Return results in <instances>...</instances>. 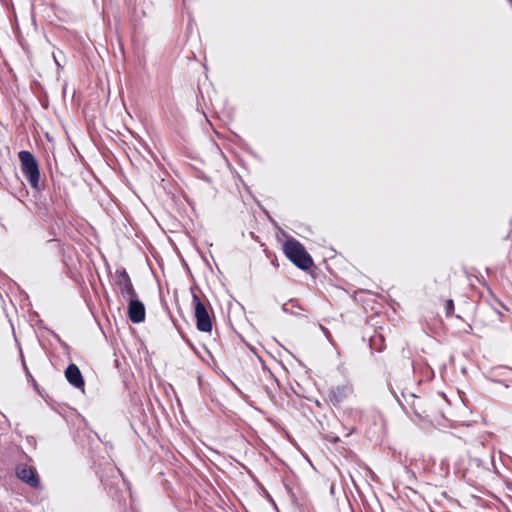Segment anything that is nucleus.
Returning a JSON list of instances; mask_svg holds the SVG:
<instances>
[{"label": "nucleus", "instance_id": "f257e3e1", "mask_svg": "<svg viewBox=\"0 0 512 512\" xmlns=\"http://www.w3.org/2000/svg\"><path fill=\"white\" fill-rule=\"evenodd\" d=\"M283 250L286 257L299 269L306 271L313 265L312 257L298 240L294 238L286 240Z\"/></svg>", "mask_w": 512, "mask_h": 512}, {"label": "nucleus", "instance_id": "f03ea898", "mask_svg": "<svg viewBox=\"0 0 512 512\" xmlns=\"http://www.w3.org/2000/svg\"><path fill=\"white\" fill-rule=\"evenodd\" d=\"M19 160L21 162V171L32 188L38 189L40 180V171L36 158L27 150L19 152Z\"/></svg>", "mask_w": 512, "mask_h": 512}, {"label": "nucleus", "instance_id": "7ed1b4c3", "mask_svg": "<svg viewBox=\"0 0 512 512\" xmlns=\"http://www.w3.org/2000/svg\"><path fill=\"white\" fill-rule=\"evenodd\" d=\"M192 303L194 306V315L196 318V327L201 332H211L212 320L208 313L205 304L201 301L199 296L195 293L192 294Z\"/></svg>", "mask_w": 512, "mask_h": 512}, {"label": "nucleus", "instance_id": "20e7f679", "mask_svg": "<svg viewBox=\"0 0 512 512\" xmlns=\"http://www.w3.org/2000/svg\"><path fill=\"white\" fill-rule=\"evenodd\" d=\"M115 275V285L118 287L120 294L123 296V298L128 300L130 298L136 297V291L133 287L132 281L126 269L123 267L116 269Z\"/></svg>", "mask_w": 512, "mask_h": 512}, {"label": "nucleus", "instance_id": "39448f33", "mask_svg": "<svg viewBox=\"0 0 512 512\" xmlns=\"http://www.w3.org/2000/svg\"><path fill=\"white\" fill-rule=\"evenodd\" d=\"M354 393L353 385L349 382L344 384L332 386L328 392L329 402L333 406L340 405L343 401L348 399Z\"/></svg>", "mask_w": 512, "mask_h": 512}, {"label": "nucleus", "instance_id": "423d86ee", "mask_svg": "<svg viewBox=\"0 0 512 512\" xmlns=\"http://www.w3.org/2000/svg\"><path fill=\"white\" fill-rule=\"evenodd\" d=\"M16 476L26 484H28L32 488L40 487V479L39 476L32 466H28L27 464H19L15 469Z\"/></svg>", "mask_w": 512, "mask_h": 512}, {"label": "nucleus", "instance_id": "0eeeda50", "mask_svg": "<svg viewBox=\"0 0 512 512\" xmlns=\"http://www.w3.org/2000/svg\"><path fill=\"white\" fill-rule=\"evenodd\" d=\"M128 316L135 323H141L145 320V306L136 297L128 299Z\"/></svg>", "mask_w": 512, "mask_h": 512}, {"label": "nucleus", "instance_id": "6e6552de", "mask_svg": "<svg viewBox=\"0 0 512 512\" xmlns=\"http://www.w3.org/2000/svg\"><path fill=\"white\" fill-rule=\"evenodd\" d=\"M486 468L482 465V462L478 458H472L469 460L468 467L464 471V478L471 483L476 482L484 473Z\"/></svg>", "mask_w": 512, "mask_h": 512}, {"label": "nucleus", "instance_id": "1a4fd4ad", "mask_svg": "<svg viewBox=\"0 0 512 512\" xmlns=\"http://www.w3.org/2000/svg\"><path fill=\"white\" fill-rule=\"evenodd\" d=\"M65 377L67 381L75 388L83 389L85 386L83 375L79 367L71 363L65 370Z\"/></svg>", "mask_w": 512, "mask_h": 512}, {"label": "nucleus", "instance_id": "9d476101", "mask_svg": "<svg viewBox=\"0 0 512 512\" xmlns=\"http://www.w3.org/2000/svg\"><path fill=\"white\" fill-rule=\"evenodd\" d=\"M289 306L300 308V306L298 305L297 300L291 299L287 303H284L282 305V311L285 312V313L293 314L294 315L295 312L291 308H289Z\"/></svg>", "mask_w": 512, "mask_h": 512}, {"label": "nucleus", "instance_id": "9b49d317", "mask_svg": "<svg viewBox=\"0 0 512 512\" xmlns=\"http://www.w3.org/2000/svg\"><path fill=\"white\" fill-rule=\"evenodd\" d=\"M119 479L117 478L116 481H109L108 479L101 478V482L105 486L106 489H108V492L113 496V489L114 487L118 486Z\"/></svg>", "mask_w": 512, "mask_h": 512}, {"label": "nucleus", "instance_id": "f8f14e48", "mask_svg": "<svg viewBox=\"0 0 512 512\" xmlns=\"http://www.w3.org/2000/svg\"><path fill=\"white\" fill-rule=\"evenodd\" d=\"M445 310H446V316L450 317L453 315L454 312V302L452 299L446 300L445 303Z\"/></svg>", "mask_w": 512, "mask_h": 512}, {"label": "nucleus", "instance_id": "ddd939ff", "mask_svg": "<svg viewBox=\"0 0 512 512\" xmlns=\"http://www.w3.org/2000/svg\"><path fill=\"white\" fill-rule=\"evenodd\" d=\"M50 333H51V335L53 336V338H54V339H55V340H56V341L61 345V347H62L64 350H68V349H69L68 344H67L65 341H63V340L61 339V337H60L57 333H55V332H54V331H52V330H50Z\"/></svg>", "mask_w": 512, "mask_h": 512}, {"label": "nucleus", "instance_id": "4468645a", "mask_svg": "<svg viewBox=\"0 0 512 512\" xmlns=\"http://www.w3.org/2000/svg\"><path fill=\"white\" fill-rule=\"evenodd\" d=\"M319 327L323 331L325 337L331 342V334H330L329 330L321 324L319 325Z\"/></svg>", "mask_w": 512, "mask_h": 512}, {"label": "nucleus", "instance_id": "2eb2a0df", "mask_svg": "<svg viewBox=\"0 0 512 512\" xmlns=\"http://www.w3.org/2000/svg\"><path fill=\"white\" fill-rule=\"evenodd\" d=\"M21 357H22V364H23V368H24V371H25V373H26L27 377L32 378V375H31V373L29 372L28 367L26 366V363H25V361H24V359H23V355H22V354H21Z\"/></svg>", "mask_w": 512, "mask_h": 512}, {"label": "nucleus", "instance_id": "dca6fc26", "mask_svg": "<svg viewBox=\"0 0 512 512\" xmlns=\"http://www.w3.org/2000/svg\"><path fill=\"white\" fill-rule=\"evenodd\" d=\"M126 1H127V4H128L129 6H132V5H133L132 0H126Z\"/></svg>", "mask_w": 512, "mask_h": 512}, {"label": "nucleus", "instance_id": "f3484780", "mask_svg": "<svg viewBox=\"0 0 512 512\" xmlns=\"http://www.w3.org/2000/svg\"><path fill=\"white\" fill-rule=\"evenodd\" d=\"M54 62L57 63V66H60V63H58L57 59H54Z\"/></svg>", "mask_w": 512, "mask_h": 512}, {"label": "nucleus", "instance_id": "a211bd4d", "mask_svg": "<svg viewBox=\"0 0 512 512\" xmlns=\"http://www.w3.org/2000/svg\"><path fill=\"white\" fill-rule=\"evenodd\" d=\"M54 62L57 63V66H60V63H58L57 59H54Z\"/></svg>", "mask_w": 512, "mask_h": 512}, {"label": "nucleus", "instance_id": "6ab92c4d", "mask_svg": "<svg viewBox=\"0 0 512 512\" xmlns=\"http://www.w3.org/2000/svg\"><path fill=\"white\" fill-rule=\"evenodd\" d=\"M54 62L57 63V66H60V63H58L57 59H54Z\"/></svg>", "mask_w": 512, "mask_h": 512}, {"label": "nucleus", "instance_id": "aec40b11", "mask_svg": "<svg viewBox=\"0 0 512 512\" xmlns=\"http://www.w3.org/2000/svg\"><path fill=\"white\" fill-rule=\"evenodd\" d=\"M508 1H509L510 5H511V7H512V0H508Z\"/></svg>", "mask_w": 512, "mask_h": 512}]
</instances>
